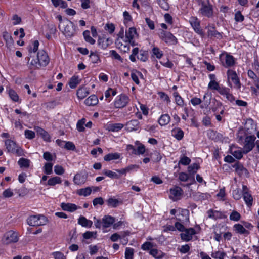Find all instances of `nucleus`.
Masks as SVG:
<instances>
[{"instance_id": "nucleus-20", "label": "nucleus", "mask_w": 259, "mask_h": 259, "mask_svg": "<svg viewBox=\"0 0 259 259\" xmlns=\"http://www.w3.org/2000/svg\"><path fill=\"white\" fill-rule=\"evenodd\" d=\"M61 208L64 210L69 212H74L78 208H80V207H78L75 204L70 203H62L61 204Z\"/></svg>"}, {"instance_id": "nucleus-21", "label": "nucleus", "mask_w": 259, "mask_h": 259, "mask_svg": "<svg viewBox=\"0 0 259 259\" xmlns=\"http://www.w3.org/2000/svg\"><path fill=\"white\" fill-rule=\"evenodd\" d=\"M245 129L246 131L247 134H251L253 132L256 130L255 125L254 123L253 120L251 119H248L246 120L245 124Z\"/></svg>"}, {"instance_id": "nucleus-59", "label": "nucleus", "mask_w": 259, "mask_h": 259, "mask_svg": "<svg viewBox=\"0 0 259 259\" xmlns=\"http://www.w3.org/2000/svg\"><path fill=\"white\" fill-rule=\"evenodd\" d=\"M233 196L236 200H239L242 195L240 189H236L233 191Z\"/></svg>"}, {"instance_id": "nucleus-11", "label": "nucleus", "mask_w": 259, "mask_h": 259, "mask_svg": "<svg viewBox=\"0 0 259 259\" xmlns=\"http://www.w3.org/2000/svg\"><path fill=\"white\" fill-rule=\"evenodd\" d=\"M130 101V98L125 95L121 94L118 96L114 102V106L117 108H123L126 106Z\"/></svg>"}, {"instance_id": "nucleus-47", "label": "nucleus", "mask_w": 259, "mask_h": 259, "mask_svg": "<svg viewBox=\"0 0 259 259\" xmlns=\"http://www.w3.org/2000/svg\"><path fill=\"white\" fill-rule=\"evenodd\" d=\"M157 2L161 9L165 11H167L169 9V6L167 0H157Z\"/></svg>"}, {"instance_id": "nucleus-4", "label": "nucleus", "mask_w": 259, "mask_h": 259, "mask_svg": "<svg viewBox=\"0 0 259 259\" xmlns=\"http://www.w3.org/2000/svg\"><path fill=\"white\" fill-rule=\"evenodd\" d=\"M227 75L228 86L230 88H232V84L230 82V80H232L235 85V87L237 89H240L241 87V83L236 72L233 70L229 69L227 72Z\"/></svg>"}, {"instance_id": "nucleus-29", "label": "nucleus", "mask_w": 259, "mask_h": 259, "mask_svg": "<svg viewBox=\"0 0 259 259\" xmlns=\"http://www.w3.org/2000/svg\"><path fill=\"white\" fill-rule=\"evenodd\" d=\"M171 135L178 140H181L184 137V132L180 128H175L171 131Z\"/></svg>"}, {"instance_id": "nucleus-30", "label": "nucleus", "mask_w": 259, "mask_h": 259, "mask_svg": "<svg viewBox=\"0 0 259 259\" xmlns=\"http://www.w3.org/2000/svg\"><path fill=\"white\" fill-rule=\"evenodd\" d=\"M234 228L235 231L238 233L245 234L246 235L249 234V231L240 224H235L234 226Z\"/></svg>"}, {"instance_id": "nucleus-17", "label": "nucleus", "mask_w": 259, "mask_h": 259, "mask_svg": "<svg viewBox=\"0 0 259 259\" xmlns=\"http://www.w3.org/2000/svg\"><path fill=\"white\" fill-rule=\"evenodd\" d=\"M232 167L235 168V171L239 175L247 176L248 175V170L239 162H237L234 164L232 165Z\"/></svg>"}, {"instance_id": "nucleus-53", "label": "nucleus", "mask_w": 259, "mask_h": 259, "mask_svg": "<svg viewBox=\"0 0 259 259\" xmlns=\"http://www.w3.org/2000/svg\"><path fill=\"white\" fill-rule=\"evenodd\" d=\"M221 86L219 84V83L215 81V80H211L208 85V88L211 90H214L218 91L219 88H220Z\"/></svg>"}, {"instance_id": "nucleus-26", "label": "nucleus", "mask_w": 259, "mask_h": 259, "mask_svg": "<svg viewBox=\"0 0 259 259\" xmlns=\"http://www.w3.org/2000/svg\"><path fill=\"white\" fill-rule=\"evenodd\" d=\"M78 224L82 227L90 228L93 224V222L83 216H80L78 219Z\"/></svg>"}, {"instance_id": "nucleus-62", "label": "nucleus", "mask_w": 259, "mask_h": 259, "mask_svg": "<svg viewBox=\"0 0 259 259\" xmlns=\"http://www.w3.org/2000/svg\"><path fill=\"white\" fill-rule=\"evenodd\" d=\"M25 137L29 139H32L35 137V133L31 130H26L24 132Z\"/></svg>"}, {"instance_id": "nucleus-2", "label": "nucleus", "mask_w": 259, "mask_h": 259, "mask_svg": "<svg viewBox=\"0 0 259 259\" xmlns=\"http://www.w3.org/2000/svg\"><path fill=\"white\" fill-rule=\"evenodd\" d=\"M49 61L50 59L47 53L44 50H40L37 53V59L32 60L30 64L36 68H39L41 66H47Z\"/></svg>"}, {"instance_id": "nucleus-63", "label": "nucleus", "mask_w": 259, "mask_h": 259, "mask_svg": "<svg viewBox=\"0 0 259 259\" xmlns=\"http://www.w3.org/2000/svg\"><path fill=\"white\" fill-rule=\"evenodd\" d=\"M145 151V146L141 144H139L137 149H136V155L143 154Z\"/></svg>"}, {"instance_id": "nucleus-35", "label": "nucleus", "mask_w": 259, "mask_h": 259, "mask_svg": "<svg viewBox=\"0 0 259 259\" xmlns=\"http://www.w3.org/2000/svg\"><path fill=\"white\" fill-rule=\"evenodd\" d=\"M123 127V124L121 123H113L109 124L108 130L112 132H118Z\"/></svg>"}, {"instance_id": "nucleus-38", "label": "nucleus", "mask_w": 259, "mask_h": 259, "mask_svg": "<svg viewBox=\"0 0 259 259\" xmlns=\"http://www.w3.org/2000/svg\"><path fill=\"white\" fill-rule=\"evenodd\" d=\"M3 37L6 41L7 46L9 45V46H11L13 44L14 41L12 37L8 32L6 31L4 32Z\"/></svg>"}, {"instance_id": "nucleus-24", "label": "nucleus", "mask_w": 259, "mask_h": 259, "mask_svg": "<svg viewBox=\"0 0 259 259\" xmlns=\"http://www.w3.org/2000/svg\"><path fill=\"white\" fill-rule=\"evenodd\" d=\"M115 222L114 218L110 215H105L102 219L103 227L105 228L110 227Z\"/></svg>"}, {"instance_id": "nucleus-52", "label": "nucleus", "mask_w": 259, "mask_h": 259, "mask_svg": "<svg viewBox=\"0 0 259 259\" xmlns=\"http://www.w3.org/2000/svg\"><path fill=\"white\" fill-rule=\"evenodd\" d=\"M152 52L153 55L158 59H160L163 55L162 52L157 47H154L152 50Z\"/></svg>"}, {"instance_id": "nucleus-15", "label": "nucleus", "mask_w": 259, "mask_h": 259, "mask_svg": "<svg viewBox=\"0 0 259 259\" xmlns=\"http://www.w3.org/2000/svg\"><path fill=\"white\" fill-rule=\"evenodd\" d=\"M88 177V174L77 173L74 177L73 182L76 185H82L87 181Z\"/></svg>"}, {"instance_id": "nucleus-40", "label": "nucleus", "mask_w": 259, "mask_h": 259, "mask_svg": "<svg viewBox=\"0 0 259 259\" xmlns=\"http://www.w3.org/2000/svg\"><path fill=\"white\" fill-rule=\"evenodd\" d=\"M212 105L211 107V109L214 112H216L219 109L221 108L222 106V103L215 99H212Z\"/></svg>"}, {"instance_id": "nucleus-33", "label": "nucleus", "mask_w": 259, "mask_h": 259, "mask_svg": "<svg viewBox=\"0 0 259 259\" xmlns=\"http://www.w3.org/2000/svg\"><path fill=\"white\" fill-rule=\"evenodd\" d=\"M92 189L90 187L82 188L77 191V194L80 196H88L91 194Z\"/></svg>"}, {"instance_id": "nucleus-7", "label": "nucleus", "mask_w": 259, "mask_h": 259, "mask_svg": "<svg viewBox=\"0 0 259 259\" xmlns=\"http://www.w3.org/2000/svg\"><path fill=\"white\" fill-rule=\"evenodd\" d=\"M65 27L63 31V34L67 38H71L76 33V27L72 22L67 21L64 24Z\"/></svg>"}, {"instance_id": "nucleus-57", "label": "nucleus", "mask_w": 259, "mask_h": 259, "mask_svg": "<svg viewBox=\"0 0 259 259\" xmlns=\"http://www.w3.org/2000/svg\"><path fill=\"white\" fill-rule=\"evenodd\" d=\"M9 94L11 99L14 101L17 102L18 101V96L15 91L13 90H10L9 91Z\"/></svg>"}, {"instance_id": "nucleus-56", "label": "nucleus", "mask_w": 259, "mask_h": 259, "mask_svg": "<svg viewBox=\"0 0 259 259\" xmlns=\"http://www.w3.org/2000/svg\"><path fill=\"white\" fill-rule=\"evenodd\" d=\"M200 168L198 164L196 163H194L189 166L188 168V171L190 173L194 174L196 172V171Z\"/></svg>"}, {"instance_id": "nucleus-51", "label": "nucleus", "mask_w": 259, "mask_h": 259, "mask_svg": "<svg viewBox=\"0 0 259 259\" xmlns=\"http://www.w3.org/2000/svg\"><path fill=\"white\" fill-rule=\"evenodd\" d=\"M108 39L105 40L104 38H99L98 41V45L103 49L107 48L109 44H108Z\"/></svg>"}, {"instance_id": "nucleus-55", "label": "nucleus", "mask_w": 259, "mask_h": 259, "mask_svg": "<svg viewBox=\"0 0 259 259\" xmlns=\"http://www.w3.org/2000/svg\"><path fill=\"white\" fill-rule=\"evenodd\" d=\"M240 217V214L236 211H233L230 215V219L234 221H238Z\"/></svg>"}, {"instance_id": "nucleus-58", "label": "nucleus", "mask_w": 259, "mask_h": 259, "mask_svg": "<svg viewBox=\"0 0 259 259\" xmlns=\"http://www.w3.org/2000/svg\"><path fill=\"white\" fill-rule=\"evenodd\" d=\"M85 123V119L83 118L79 120L76 125L77 129L79 132H83L84 130L83 125Z\"/></svg>"}, {"instance_id": "nucleus-44", "label": "nucleus", "mask_w": 259, "mask_h": 259, "mask_svg": "<svg viewBox=\"0 0 259 259\" xmlns=\"http://www.w3.org/2000/svg\"><path fill=\"white\" fill-rule=\"evenodd\" d=\"M61 180L59 177H54L49 179L48 185L49 186H54L57 184L61 183Z\"/></svg>"}, {"instance_id": "nucleus-8", "label": "nucleus", "mask_w": 259, "mask_h": 259, "mask_svg": "<svg viewBox=\"0 0 259 259\" xmlns=\"http://www.w3.org/2000/svg\"><path fill=\"white\" fill-rule=\"evenodd\" d=\"M178 214H177V217L176 219L179 221L182 222L185 225H186L189 222V211L188 210L186 209H182L179 208L178 209Z\"/></svg>"}, {"instance_id": "nucleus-3", "label": "nucleus", "mask_w": 259, "mask_h": 259, "mask_svg": "<svg viewBox=\"0 0 259 259\" xmlns=\"http://www.w3.org/2000/svg\"><path fill=\"white\" fill-rule=\"evenodd\" d=\"M27 222L29 226H38L45 225L48 222V219L42 215H35L29 217Z\"/></svg>"}, {"instance_id": "nucleus-27", "label": "nucleus", "mask_w": 259, "mask_h": 259, "mask_svg": "<svg viewBox=\"0 0 259 259\" xmlns=\"http://www.w3.org/2000/svg\"><path fill=\"white\" fill-rule=\"evenodd\" d=\"M98 102V98L94 95H91L84 101V103L87 106H94L96 105Z\"/></svg>"}, {"instance_id": "nucleus-10", "label": "nucleus", "mask_w": 259, "mask_h": 259, "mask_svg": "<svg viewBox=\"0 0 259 259\" xmlns=\"http://www.w3.org/2000/svg\"><path fill=\"white\" fill-rule=\"evenodd\" d=\"M242 196L246 204L248 207H250L252 205L253 197L249 191L248 188L245 185L242 186Z\"/></svg>"}, {"instance_id": "nucleus-13", "label": "nucleus", "mask_w": 259, "mask_h": 259, "mask_svg": "<svg viewBox=\"0 0 259 259\" xmlns=\"http://www.w3.org/2000/svg\"><path fill=\"white\" fill-rule=\"evenodd\" d=\"M189 22L197 33L200 35L201 36H204V34L202 31V29L201 28L200 21L198 20L197 17H191L189 20Z\"/></svg>"}, {"instance_id": "nucleus-46", "label": "nucleus", "mask_w": 259, "mask_h": 259, "mask_svg": "<svg viewBox=\"0 0 259 259\" xmlns=\"http://www.w3.org/2000/svg\"><path fill=\"white\" fill-rule=\"evenodd\" d=\"M156 244L151 242L147 241L143 244L141 246V249L143 250H150L152 248L155 247Z\"/></svg>"}, {"instance_id": "nucleus-23", "label": "nucleus", "mask_w": 259, "mask_h": 259, "mask_svg": "<svg viewBox=\"0 0 259 259\" xmlns=\"http://www.w3.org/2000/svg\"><path fill=\"white\" fill-rule=\"evenodd\" d=\"M211 101V94L208 92L206 93L203 97L202 102L203 104L200 105L201 108H206L210 104Z\"/></svg>"}, {"instance_id": "nucleus-28", "label": "nucleus", "mask_w": 259, "mask_h": 259, "mask_svg": "<svg viewBox=\"0 0 259 259\" xmlns=\"http://www.w3.org/2000/svg\"><path fill=\"white\" fill-rule=\"evenodd\" d=\"M36 132L37 134L40 135L45 141L47 142H49L50 141V137L49 134L43 128L40 127H37L36 128Z\"/></svg>"}, {"instance_id": "nucleus-36", "label": "nucleus", "mask_w": 259, "mask_h": 259, "mask_svg": "<svg viewBox=\"0 0 259 259\" xmlns=\"http://www.w3.org/2000/svg\"><path fill=\"white\" fill-rule=\"evenodd\" d=\"M226 256V253L220 250L212 252L211 256L214 259H224Z\"/></svg>"}, {"instance_id": "nucleus-16", "label": "nucleus", "mask_w": 259, "mask_h": 259, "mask_svg": "<svg viewBox=\"0 0 259 259\" xmlns=\"http://www.w3.org/2000/svg\"><path fill=\"white\" fill-rule=\"evenodd\" d=\"M195 234V230L192 228L185 229L181 234L182 239L188 241L192 238V236Z\"/></svg>"}, {"instance_id": "nucleus-37", "label": "nucleus", "mask_w": 259, "mask_h": 259, "mask_svg": "<svg viewBox=\"0 0 259 259\" xmlns=\"http://www.w3.org/2000/svg\"><path fill=\"white\" fill-rule=\"evenodd\" d=\"M103 174L112 179H118L120 178V175H118L116 172L112 171L109 170H104L103 171Z\"/></svg>"}, {"instance_id": "nucleus-45", "label": "nucleus", "mask_w": 259, "mask_h": 259, "mask_svg": "<svg viewBox=\"0 0 259 259\" xmlns=\"http://www.w3.org/2000/svg\"><path fill=\"white\" fill-rule=\"evenodd\" d=\"M79 83V81L78 79V77L76 76H73L72 77L70 80L69 84L71 88L74 89L76 88L77 85Z\"/></svg>"}, {"instance_id": "nucleus-22", "label": "nucleus", "mask_w": 259, "mask_h": 259, "mask_svg": "<svg viewBox=\"0 0 259 259\" xmlns=\"http://www.w3.org/2000/svg\"><path fill=\"white\" fill-rule=\"evenodd\" d=\"M206 28L208 29L207 34L209 37L211 38L213 37L219 39L222 38V34L218 32L214 27H210L208 26L206 27Z\"/></svg>"}, {"instance_id": "nucleus-60", "label": "nucleus", "mask_w": 259, "mask_h": 259, "mask_svg": "<svg viewBox=\"0 0 259 259\" xmlns=\"http://www.w3.org/2000/svg\"><path fill=\"white\" fill-rule=\"evenodd\" d=\"M110 54L111 56L113 58L118 60H119L121 62H123V59L115 50H111L110 51Z\"/></svg>"}, {"instance_id": "nucleus-19", "label": "nucleus", "mask_w": 259, "mask_h": 259, "mask_svg": "<svg viewBox=\"0 0 259 259\" xmlns=\"http://www.w3.org/2000/svg\"><path fill=\"white\" fill-rule=\"evenodd\" d=\"M126 127L129 132L137 131L140 127L139 122L137 120H132L126 123Z\"/></svg>"}, {"instance_id": "nucleus-5", "label": "nucleus", "mask_w": 259, "mask_h": 259, "mask_svg": "<svg viewBox=\"0 0 259 259\" xmlns=\"http://www.w3.org/2000/svg\"><path fill=\"white\" fill-rule=\"evenodd\" d=\"M256 137L254 135L246 136L243 147V153L247 154L252 150L255 146L254 141Z\"/></svg>"}, {"instance_id": "nucleus-14", "label": "nucleus", "mask_w": 259, "mask_h": 259, "mask_svg": "<svg viewBox=\"0 0 259 259\" xmlns=\"http://www.w3.org/2000/svg\"><path fill=\"white\" fill-rule=\"evenodd\" d=\"M183 193L182 189L178 186H175L170 189L169 198L173 201L180 199Z\"/></svg>"}, {"instance_id": "nucleus-61", "label": "nucleus", "mask_w": 259, "mask_h": 259, "mask_svg": "<svg viewBox=\"0 0 259 259\" xmlns=\"http://www.w3.org/2000/svg\"><path fill=\"white\" fill-rule=\"evenodd\" d=\"M55 259H66V256L61 252L57 251L54 252L52 253Z\"/></svg>"}, {"instance_id": "nucleus-6", "label": "nucleus", "mask_w": 259, "mask_h": 259, "mask_svg": "<svg viewBox=\"0 0 259 259\" xmlns=\"http://www.w3.org/2000/svg\"><path fill=\"white\" fill-rule=\"evenodd\" d=\"M2 241L6 244L17 242L18 241V233L12 230L7 232L4 235Z\"/></svg>"}, {"instance_id": "nucleus-12", "label": "nucleus", "mask_w": 259, "mask_h": 259, "mask_svg": "<svg viewBox=\"0 0 259 259\" xmlns=\"http://www.w3.org/2000/svg\"><path fill=\"white\" fill-rule=\"evenodd\" d=\"M159 37L166 43L174 44L177 42L176 38L170 32L161 31L159 34Z\"/></svg>"}, {"instance_id": "nucleus-43", "label": "nucleus", "mask_w": 259, "mask_h": 259, "mask_svg": "<svg viewBox=\"0 0 259 259\" xmlns=\"http://www.w3.org/2000/svg\"><path fill=\"white\" fill-rule=\"evenodd\" d=\"M107 204L109 206L112 207H116L120 203L119 201L115 198H110L107 200Z\"/></svg>"}, {"instance_id": "nucleus-32", "label": "nucleus", "mask_w": 259, "mask_h": 259, "mask_svg": "<svg viewBox=\"0 0 259 259\" xmlns=\"http://www.w3.org/2000/svg\"><path fill=\"white\" fill-rule=\"evenodd\" d=\"M89 94V90L86 88H80L77 91V96L80 99H83Z\"/></svg>"}, {"instance_id": "nucleus-39", "label": "nucleus", "mask_w": 259, "mask_h": 259, "mask_svg": "<svg viewBox=\"0 0 259 259\" xmlns=\"http://www.w3.org/2000/svg\"><path fill=\"white\" fill-rule=\"evenodd\" d=\"M89 57L92 63L95 64L101 62L99 56L97 52L91 51Z\"/></svg>"}, {"instance_id": "nucleus-42", "label": "nucleus", "mask_w": 259, "mask_h": 259, "mask_svg": "<svg viewBox=\"0 0 259 259\" xmlns=\"http://www.w3.org/2000/svg\"><path fill=\"white\" fill-rule=\"evenodd\" d=\"M83 35L84 38V40L87 42L92 45H93L95 43V40L93 39L90 35V31L89 30H85L83 32Z\"/></svg>"}, {"instance_id": "nucleus-41", "label": "nucleus", "mask_w": 259, "mask_h": 259, "mask_svg": "<svg viewBox=\"0 0 259 259\" xmlns=\"http://www.w3.org/2000/svg\"><path fill=\"white\" fill-rule=\"evenodd\" d=\"M21 168H28L30 165V160L24 158H21L18 161Z\"/></svg>"}, {"instance_id": "nucleus-25", "label": "nucleus", "mask_w": 259, "mask_h": 259, "mask_svg": "<svg viewBox=\"0 0 259 259\" xmlns=\"http://www.w3.org/2000/svg\"><path fill=\"white\" fill-rule=\"evenodd\" d=\"M137 35V31L135 27H131L128 31L125 32V37L129 42L131 43L134 37Z\"/></svg>"}, {"instance_id": "nucleus-54", "label": "nucleus", "mask_w": 259, "mask_h": 259, "mask_svg": "<svg viewBox=\"0 0 259 259\" xmlns=\"http://www.w3.org/2000/svg\"><path fill=\"white\" fill-rule=\"evenodd\" d=\"M138 75L142 76V73L139 71H137L136 72H133L131 73L132 79L137 84H139L140 83V81L138 79Z\"/></svg>"}, {"instance_id": "nucleus-48", "label": "nucleus", "mask_w": 259, "mask_h": 259, "mask_svg": "<svg viewBox=\"0 0 259 259\" xmlns=\"http://www.w3.org/2000/svg\"><path fill=\"white\" fill-rule=\"evenodd\" d=\"M53 164L51 163H46L44 166V170L46 174L50 175L52 174Z\"/></svg>"}, {"instance_id": "nucleus-50", "label": "nucleus", "mask_w": 259, "mask_h": 259, "mask_svg": "<svg viewBox=\"0 0 259 259\" xmlns=\"http://www.w3.org/2000/svg\"><path fill=\"white\" fill-rule=\"evenodd\" d=\"M137 58L141 61L145 62L148 59V53L146 51H141L137 56Z\"/></svg>"}, {"instance_id": "nucleus-64", "label": "nucleus", "mask_w": 259, "mask_h": 259, "mask_svg": "<svg viewBox=\"0 0 259 259\" xmlns=\"http://www.w3.org/2000/svg\"><path fill=\"white\" fill-rule=\"evenodd\" d=\"M219 93L223 96H226L229 92H230V89L229 88L221 86L217 91Z\"/></svg>"}, {"instance_id": "nucleus-49", "label": "nucleus", "mask_w": 259, "mask_h": 259, "mask_svg": "<svg viewBox=\"0 0 259 259\" xmlns=\"http://www.w3.org/2000/svg\"><path fill=\"white\" fill-rule=\"evenodd\" d=\"M134 251L133 248L127 247L125 252V259H133Z\"/></svg>"}, {"instance_id": "nucleus-9", "label": "nucleus", "mask_w": 259, "mask_h": 259, "mask_svg": "<svg viewBox=\"0 0 259 259\" xmlns=\"http://www.w3.org/2000/svg\"><path fill=\"white\" fill-rule=\"evenodd\" d=\"M220 58L223 66L225 67H231L235 64V60L233 56L230 55L227 53L222 54L220 56Z\"/></svg>"}, {"instance_id": "nucleus-1", "label": "nucleus", "mask_w": 259, "mask_h": 259, "mask_svg": "<svg viewBox=\"0 0 259 259\" xmlns=\"http://www.w3.org/2000/svg\"><path fill=\"white\" fill-rule=\"evenodd\" d=\"M199 6L200 7L199 13L202 16L211 18L213 16V6L209 0H199Z\"/></svg>"}, {"instance_id": "nucleus-34", "label": "nucleus", "mask_w": 259, "mask_h": 259, "mask_svg": "<svg viewBox=\"0 0 259 259\" xmlns=\"http://www.w3.org/2000/svg\"><path fill=\"white\" fill-rule=\"evenodd\" d=\"M170 120V117L168 114L162 115L160 117L158 122L161 126L167 124Z\"/></svg>"}, {"instance_id": "nucleus-18", "label": "nucleus", "mask_w": 259, "mask_h": 259, "mask_svg": "<svg viewBox=\"0 0 259 259\" xmlns=\"http://www.w3.org/2000/svg\"><path fill=\"white\" fill-rule=\"evenodd\" d=\"M5 145L8 152L18 153L20 149H17L16 143L12 140H7L5 141Z\"/></svg>"}, {"instance_id": "nucleus-31", "label": "nucleus", "mask_w": 259, "mask_h": 259, "mask_svg": "<svg viewBox=\"0 0 259 259\" xmlns=\"http://www.w3.org/2000/svg\"><path fill=\"white\" fill-rule=\"evenodd\" d=\"M120 157V155L118 153H110L104 157V160L106 161H110L113 160L118 159Z\"/></svg>"}]
</instances>
